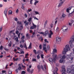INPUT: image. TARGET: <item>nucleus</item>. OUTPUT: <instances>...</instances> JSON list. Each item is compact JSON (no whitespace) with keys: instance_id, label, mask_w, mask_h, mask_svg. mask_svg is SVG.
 I'll list each match as a JSON object with an SVG mask.
<instances>
[{"instance_id":"4c0bfd02","label":"nucleus","mask_w":74,"mask_h":74,"mask_svg":"<svg viewBox=\"0 0 74 74\" xmlns=\"http://www.w3.org/2000/svg\"><path fill=\"white\" fill-rule=\"evenodd\" d=\"M34 70V69H32L30 71L29 73H31L32 74V73H33V72Z\"/></svg>"},{"instance_id":"bb28decb","label":"nucleus","mask_w":74,"mask_h":74,"mask_svg":"<svg viewBox=\"0 0 74 74\" xmlns=\"http://www.w3.org/2000/svg\"><path fill=\"white\" fill-rule=\"evenodd\" d=\"M17 25H21V22L19 21H18L17 22Z\"/></svg>"},{"instance_id":"2eb2a0df","label":"nucleus","mask_w":74,"mask_h":74,"mask_svg":"<svg viewBox=\"0 0 74 74\" xmlns=\"http://www.w3.org/2000/svg\"><path fill=\"white\" fill-rule=\"evenodd\" d=\"M68 51L66 49H64V50L62 51V53L64 55H66V52H67Z\"/></svg>"},{"instance_id":"dca6fc26","label":"nucleus","mask_w":74,"mask_h":74,"mask_svg":"<svg viewBox=\"0 0 74 74\" xmlns=\"http://www.w3.org/2000/svg\"><path fill=\"white\" fill-rule=\"evenodd\" d=\"M7 11H8V9H7V8H5L4 12V14L5 16H7Z\"/></svg>"},{"instance_id":"20e7f679","label":"nucleus","mask_w":74,"mask_h":74,"mask_svg":"<svg viewBox=\"0 0 74 74\" xmlns=\"http://www.w3.org/2000/svg\"><path fill=\"white\" fill-rule=\"evenodd\" d=\"M67 73H69L71 74H74V70L70 68L68 69H67Z\"/></svg>"},{"instance_id":"473e14b6","label":"nucleus","mask_w":74,"mask_h":74,"mask_svg":"<svg viewBox=\"0 0 74 74\" xmlns=\"http://www.w3.org/2000/svg\"><path fill=\"white\" fill-rule=\"evenodd\" d=\"M53 24L52 23H51L50 25V27H51V28L53 27Z\"/></svg>"},{"instance_id":"09e8293b","label":"nucleus","mask_w":74,"mask_h":74,"mask_svg":"<svg viewBox=\"0 0 74 74\" xmlns=\"http://www.w3.org/2000/svg\"><path fill=\"white\" fill-rule=\"evenodd\" d=\"M2 29L3 27H1L0 28V32H1V31H2Z\"/></svg>"},{"instance_id":"7c9ffc66","label":"nucleus","mask_w":74,"mask_h":74,"mask_svg":"<svg viewBox=\"0 0 74 74\" xmlns=\"http://www.w3.org/2000/svg\"><path fill=\"white\" fill-rule=\"evenodd\" d=\"M32 48V43H30V44L29 45V46L28 47L29 49H31Z\"/></svg>"},{"instance_id":"5701e85b","label":"nucleus","mask_w":74,"mask_h":74,"mask_svg":"<svg viewBox=\"0 0 74 74\" xmlns=\"http://www.w3.org/2000/svg\"><path fill=\"white\" fill-rule=\"evenodd\" d=\"M66 58V56L65 55H64L62 56V59H65Z\"/></svg>"},{"instance_id":"b1692460","label":"nucleus","mask_w":74,"mask_h":74,"mask_svg":"<svg viewBox=\"0 0 74 74\" xmlns=\"http://www.w3.org/2000/svg\"><path fill=\"white\" fill-rule=\"evenodd\" d=\"M62 54H60L58 55V58H60V59H62Z\"/></svg>"},{"instance_id":"e433bc0d","label":"nucleus","mask_w":74,"mask_h":74,"mask_svg":"<svg viewBox=\"0 0 74 74\" xmlns=\"http://www.w3.org/2000/svg\"><path fill=\"white\" fill-rule=\"evenodd\" d=\"M38 2H39V1H35L34 3V5H36L37 3H38Z\"/></svg>"},{"instance_id":"49530a36","label":"nucleus","mask_w":74,"mask_h":74,"mask_svg":"<svg viewBox=\"0 0 74 74\" xmlns=\"http://www.w3.org/2000/svg\"><path fill=\"white\" fill-rule=\"evenodd\" d=\"M26 73V71H22V72L21 73L22 74H25Z\"/></svg>"},{"instance_id":"8fccbe9b","label":"nucleus","mask_w":74,"mask_h":74,"mask_svg":"<svg viewBox=\"0 0 74 74\" xmlns=\"http://www.w3.org/2000/svg\"><path fill=\"white\" fill-rule=\"evenodd\" d=\"M39 40H41V41H42V40H43V39L41 37H40L39 38Z\"/></svg>"},{"instance_id":"37998d69","label":"nucleus","mask_w":74,"mask_h":74,"mask_svg":"<svg viewBox=\"0 0 74 74\" xmlns=\"http://www.w3.org/2000/svg\"><path fill=\"white\" fill-rule=\"evenodd\" d=\"M32 19V17H30V18L28 19V21L29 22H30L31 20Z\"/></svg>"},{"instance_id":"052dcab7","label":"nucleus","mask_w":74,"mask_h":74,"mask_svg":"<svg viewBox=\"0 0 74 74\" xmlns=\"http://www.w3.org/2000/svg\"><path fill=\"white\" fill-rule=\"evenodd\" d=\"M25 45L24 46V47L25 48H26V49H27V47H26V44H25Z\"/></svg>"},{"instance_id":"a878e982","label":"nucleus","mask_w":74,"mask_h":74,"mask_svg":"<svg viewBox=\"0 0 74 74\" xmlns=\"http://www.w3.org/2000/svg\"><path fill=\"white\" fill-rule=\"evenodd\" d=\"M69 45H70V47L71 48H73V47L74 46V45L73 44V43H71Z\"/></svg>"},{"instance_id":"de8ad7c7","label":"nucleus","mask_w":74,"mask_h":74,"mask_svg":"<svg viewBox=\"0 0 74 74\" xmlns=\"http://www.w3.org/2000/svg\"><path fill=\"white\" fill-rule=\"evenodd\" d=\"M39 47L40 49H42V45H40Z\"/></svg>"},{"instance_id":"cd10ccee","label":"nucleus","mask_w":74,"mask_h":74,"mask_svg":"<svg viewBox=\"0 0 74 74\" xmlns=\"http://www.w3.org/2000/svg\"><path fill=\"white\" fill-rule=\"evenodd\" d=\"M15 29H13V30H12V31H11L10 32V34H11V33H13L14 32H15Z\"/></svg>"},{"instance_id":"603ef678","label":"nucleus","mask_w":74,"mask_h":74,"mask_svg":"<svg viewBox=\"0 0 74 74\" xmlns=\"http://www.w3.org/2000/svg\"><path fill=\"white\" fill-rule=\"evenodd\" d=\"M32 61H33V62H36V59L35 58H34L32 59Z\"/></svg>"},{"instance_id":"6e6552de","label":"nucleus","mask_w":74,"mask_h":74,"mask_svg":"<svg viewBox=\"0 0 74 74\" xmlns=\"http://www.w3.org/2000/svg\"><path fill=\"white\" fill-rule=\"evenodd\" d=\"M73 11L71 13H69L68 14V17H71L73 16V14L74 13V8H72Z\"/></svg>"},{"instance_id":"864d4df0","label":"nucleus","mask_w":74,"mask_h":74,"mask_svg":"<svg viewBox=\"0 0 74 74\" xmlns=\"http://www.w3.org/2000/svg\"><path fill=\"white\" fill-rule=\"evenodd\" d=\"M60 2H61L62 3H64V1H65V0H60Z\"/></svg>"},{"instance_id":"58836bf2","label":"nucleus","mask_w":74,"mask_h":74,"mask_svg":"<svg viewBox=\"0 0 74 74\" xmlns=\"http://www.w3.org/2000/svg\"><path fill=\"white\" fill-rule=\"evenodd\" d=\"M71 68L72 69H73V70H74V65H72L71 66Z\"/></svg>"},{"instance_id":"6ab92c4d","label":"nucleus","mask_w":74,"mask_h":74,"mask_svg":"<svg viewBox=\"0 0 74 74\" xmlns=\"http://www.w3.org/2000/svg\"><path fill=\"white\" fill-rule=\"evenodd\" d=\"M50 33L48 34L49 37H51V36L53 34V33H52V31L51 30L50 31Z\"/></svg>"},{"instance_id":"79ce46f5","label":"nucleus","mask_w":74,"mask_h":74,"mask_svg":"<svg viewBox=\"0 0 74 74\" xmlns=\"http://www.w3.org/2000/svg\"><path fill=\"white\" fill-rule=\"evenodd\" d=\"M12 72L11 70H9V74H12Z\"/></svg>"},{"instance_id":"1a4fd4ad","label":"nucleus","mask_w":74,"mask_h":74,"mask_svg":"<svg viewBox=\"0 0 74 74\" xmlns=\"http://www.w3.org/2000/svg\"><path fill=\"white\" fill-rule=\"evenodd\" d=\"M64 49H65L66 50L68 51H69L70 50V48L69 47V45L67 44L65 46V48H64Z\"/></svg>"},{"instance_id":"338daca9","label":"nucleus","mask_w":74,"mask_h":74,"mask_svg":"<svg viewBox=\"0 0 74 74\" xmlns=\"http://www.w3.org/2000/svg\"><path fill=\"white\" fill-rule=\"evenodd\" d=\"M13 62H12L11 63V64H10L9 65L10 66H12V65H13Z\"/></svg>"},{"instance_id":"9d476101","label":"nucleus","mask_w":74,"mask_h":74,"mask_svg":"<svg viewBox=\"0 0 74 74\" xmlns=\"http://www.w3.org/2000/svg\"><path fill=\"white\" fill-rule=\"evenodd\" d=\"M32 23L33 26L30 27V29H36L37 26L36 25H34L33 23L32 22Z\"/></svg>"},{"instance_id":"39448f33","label":"nucleus","mask_w":74,"mask_h":74,"mask_svg":"<svg viewBox=\"0 0 74 74\" xmlns=\"http://www.w3.org/2000/svg\"><path fill=\"white\" fill-rule=\"evenodd\" d=\"M61 29H63L62 31L64 33H66V32H67V31H68V27H62Z\"/></svg>"},{"instance_id":"9b49d317","label":"nucleus","mask_w":74,"mask_h":74,"mask_svg":"<svg viewBox=\"0 0 74 74\" xmlns=\"http://www.w3.org/2000/svg\"><path fill=\"white\" fill-rule=\"evenodd\" d=\"M47 46V45L44 44L43 46V50L45 51V52L47 53V48L45 47Z\"/></svg>"},{"instance_id":"4d7b16f0","label":"nucleus","mask_w":74,"mask_h":74,"mask_svg":"<svg viewBox=\"0 0 74 74\" xmlns=\"http://www.w3.org/2000/svg\"><path fill=\"white\" fill-rule=\"evenodd\" d=\"M33 0H31L30 1V3L31 4H33Z\"/></svg>"},{"instance_id":"393cba45","label":"nucleus","mask_w":74,"mask_h":74,"mask_svg":"<svg viewBox=\"0 0 74 74\" xmlns=\"http://www.w3.org/2000/svg\"><path fill=\"white\" fill-rule=\"evenodd\" d=\"M12 14V11H11V10H10L9 11V12H8L9 15H11V14Z\"/></svg>"},{"instance_id":"f3484780","label":"nucleus","mask_w":74,"mask_h":74,"mask_svg":"<svg viewBox=\"0 0 74 74\" xmlns=\"http://www.w3.org/2000/svg\"><path fill=\"white\" fill-rule=\"evenodd\" d=\"M57 49H53V51L52 53L53 54H55V53H57Z\"/></svg>"},{"instance_id":"4be33fe9","label":"nucleus","mask_w":74,"mask_h":74,"mask_svg":"<svg viewBox=\"0 0 74 74\" xmlns=\"http://www.w3.org/2000/svg\"><path fill=\"white\" fill-rule=\"evenodd\" d=\"M34 12L36 15H40V14L39 12H37V11H35Z\"/></svg>"},{"instance_id":"f03ea898","label":"nucleus","mask_w":74,"mask_h":74,"mask_svg":"<svg viewBox=\"0 0 74 74\" xmlns=\"http://www.w3.org/2000/svg\"><path fill=\"white\" fill-rule=\"evenodd\" d=\"M71 60H70L69 61V62L70 63H71L73 62V59H74V53L72 52L71 54Z\"/></svg>"},{"instance_id":"a18cd8bd","label":"nucleus","mask_w":74,"mask_h":74,"mask_svg":"<svg viewBox=\"0 0 74 74\" xmlns=\"http://www.w3.org/2000/svg\"><path fill=\"white\" fill-rule=\"evenodd\" d=\"M15 40H16V42H18V37H16L15 38Z\"/></svg>"},{"instance_id":"c03bdc74","label":"nucleus","mask_w":74,"mask_h":74,"mask_svg":"<svg viewBox=\"0 0 74 74\" xmlns=\"http://www.w3.org/2000/svg\"><path fill=\"white\" fill-rule=\"evenodd\" d=\"M33 52L35 55L37 54V53H36V50L34 49L33 51Z\"/></svg>"},{"instance_id":"680f3d73","label":"nucleus","mask_w":74,"mask_h":74,"mask_svg":"<svg viewBox=\"0 0 74 74\" xmlns=\"http://www.w3.org/2000/svg\"><path fill=\"white\" fill-rule=\"evenodd\" d=\"M44 41L46 42H47V43H48V41H47V40L46 39H45Z\"/></svg>"},{"instance_id":"e2e57ef3","label":"nucleus","mask_w":74,"mask_h":74,"mask_svg":"<svg viewBox=\"0 0 74 74\" xmlns=\"http://www.w3.org/2000/svg\"><path fill=\"white\" fill-rule=\"evenodd\" d=\"M21 8L23 10H25V7H24V6H22L21 7Z\"/></svg>"},{"instance_id":"a211bd4d","label":"nucleus","mask_w":74,"mask_h":74,"mask_svg":"<svg viewBox=\"0 0 74 74\" xmlns=\"http://www.w3.org/2000/svg\"><path fill=\"white\" fill-rule=\"evenodd\" d=\"M74 41V37L72 38V40H71L69 42V44H71L72 43H73V42Z\"/></svg>"},{"instance_id":"0e129e2a","label":"nucleus","mask_w":74,"mask_h":74,"mask_svg":"<svg viewBox=\"0 0 74 74\" xmlns=\"http://www.w3.org/2000/svg\"><path fill=\"white\" fill-rule=\"evenodd\" d=\"M34 19H35V20H37V21H38V19L37 18V17H34Z\"/></svg>"},{"instance_id":"c85d7f7f","label":"nucleus","mask_w":74,"mask_h":74,"mask_svg":"<svg viewBox=\"0 0 74 74\" xmlns=\"http://www.w3.org/2000/svg\"><path fill=\"white\" fill-rule=\"evenodd\" d=\"M24 39H25V38L24 37L21 38V39H22L21 42H25V40H23Z\"/></svg>"},{"instance_id":"6e6d98bb","label":"nucleus","mask_w":74,"mask_h":74,"mask_svg":"<svg viewBox=\"0 0 74 74\" xmlns=\"http://www.w3.org/2000/svg\"><path fill=\"white\" fill-rule=\"evenodd\" d=\"M47 48L48 49H49V48H50V47H49V45H48L47 46Z\"/></svg>"},{"instance_id":"7ed1b4c3","label":"nucleus","mask_w":74,"mask_h":74,"mask_svg":"<svg viewBox=\"0 0 74 74\" xmlns=\"http://www.w3.org/2000/svg\"><path fill=\"white\" fill-rule=\"evenodd\" d=\"M62 70H61V72L62 73V74H66L65 73H66L65 66L64 65H62Z\"/></svg>"},{"instance_id":"412c9836","label":"nucleus","mask_w":74,"mask_h":74,"mask_svg":"<svg viewBox=\"0 0 74 74\" xmlns=\"http://www.w3.org/2000/svg\"><path fill=\"white\" fill-rule=\"evenodd\" d=\"M60 62L61 63H63V62H65L64 60H63V59H61L60 60Z\"/></svg>"},{"instance_id":"bf43d9fd","label":"nucleus","mask_w":74,"mask_h":74,"mask_svg":"<svg viewBox=\"0 0 74 74\" xmlns=\"http://www.w3.org/2000/svg\"><path fill=\"white\" fill-rule=\"evenodd\" d=\"M37 59H40V56L39 55H38L37 56Z\"/></svg>"},{"instance_id":"aec40b11","label":"nucleus","mask_w":74,"mask_h":74,"mask_svg":"<svg viewBox=\"0 0 74 74\" xmlns=\"http://www.w3.org/2000/svg\"><path fill=\"white\" fill-rule=\"evenodd\" d=\"M71 53H70V55L68 54L66 55V58L67 59H69L71 58Z\"/></svg>"},{"instance_id":"69168bd1","label":"nucleus","mask_w":74,"mask_h":74,"mask_svg":"<svg viewBox=\"0 0 74 74\" xmlns=\"http://www.w3.org/2000/svg\"><path fill=\"white\" fill-rule=\"evenodd\" d=\"M16 34H18V33H19V31L17 30L16 32Z\"/></svg>"},{"instance_id":"f8f14e48","label":"nucleus","mask_w":74,"mask_h":74,"mask_svg":"<svg viewBox=\"0 0 74 74\" xmlns=\"http://www.w3.org/2000/svg\"><path fill=\"white\" fill-rule=\"evenodd\" d=\"M48 31L47 30L45 33H44L43 32H40V34H43L44 36H45L47 35V34H48Z\"/></svg>"},{"instance_id":"c9c22d12","label":"nucleus","mask_w":74,"mask_h":74,"mask_svg":"<svg viewBox=\"0 0 74 74\" xmlns=\"http://www.w3.org/2000/svg\"><path fill=\"white\" fill-rule=\"evenodd\" d=\"M28 56H29V54L27 53L25 55V58H28Z\"/></svg>"},{"instance_id":"3c124183","label":"nucleus","mask_w":74,"mask_h":74,"mask_svg":"<svg viewBox=\"0 0 74 74\" xmlns=\"http://www.w3.org/2000/svg\"><path fill=\"white\" fill-rule=\"evenodd\" d=\"M14 19L15 21H18V18H14Z\"/></svg>"},{"instance_id":"ddd939ff","label":"nucleus","mask_w":74,"mask_h":74,"mask_svg":"<svg viewBox=\"0 0 74 74\" xmlns=\"http://www.w3.org/2000/svg\"><path fill=\"white\" fill-rule=\"evenodd\" d=\"M72 8V7H71L68 8H67L66 10V12L68 13H70V11L71 10V9Z\"/></svg>"},{"instance_id":"4468645a","label":"nucleus","mask_w":74,"mask_h":74,"mask_svg":"<svg viewBox=\"0 0 74 74\" xmlns=\"http://www.w3.org/2000/svg\"><path fill=\"white\" fill-rule=\"evenodd\" d=\"M73 23H74V21L72 20H71L69 21V26H71V25H72V24H73Z\"/></svg>"},{"instance_id":"0eeeda50","label":"nucleus","mask_w":74,"mask_h":74,"mask_svg":"<svg viewBox=\"0 0 74 74\" xmlns=\"http://www.w3.org/2000/svg\"><path fill=\"white\" fill-rule=\"evenodd\" d=\"M37 67L39 72L40 71V70H41V68L42 69V70L44 71V68H43V66H40L38 65L37 66Z\"/></svg>"},{"instance_id":"ea45409f","label":"nucleus","mask_w":74,"mask_h":74,"mask_svg":"<svg viewBox=\"0 0 74 74\" xmlns=\"http://www.w3.org/2000/svg\"><path fill=\"white\" fill-rule=\"evenodd\" d=\"M12 44V43H11V42H10L8 44V46H9V47H11V44Z\"/></svg>"},{"instance_id":"c756f323","label":"nucleus","mask_w":74,"mask_h":74,"mask_svg":"<svg viewBox=\"0 0 74 74\" xmlns=\"http://www.w3.org/2000/svg\"><path fill=\"white\" fill-rule=\"evenodd\" d=\"M19 9H17L16 10V13L17 14H18L19 13Z\"/></svg>"},{"instance_id":"774afa93","label":"nucleus","mask_w":74,"mask_h":74,"mask_svg":"<svg viewBox=\"0 0 74 74\" xmlns=\"http://www.w3.org/2000/svg\"><path fill=\"white\" fill-rule=\"evenodd\" d=\"M22 69V68L21 66H19L18 68V70H21Z\"/></svg>"},{"instance_id":"f257e3e1","label":"nucleus","mask_w":74,"mask_h":74,"mask_svg":"<svg viewBox=\"0 0 74 74\" xmlns=\"http://www.w3.org/2000/svg\"><path fill=\"white\" fill-rule=\"evenodd\" d=\"M52 56L53 59H52L51 58H49V60L51 62V63H50L51 64L53 63V62H55V61H56V60H59V58L57 57V54H53L52 55Z\"/></svg>"},{"instance_id":"13d9d810","label":"nucleus","mask_w":74,"mask_h":74,"mask_svg":"<svg viewBox=\"0 0 74 74\" xmlns=\"http://www.w3.org/2000/svg\"><path fill=\"white\" fill-rule=\"evenodd\" d=\"M41 57L42 59H44V55L42 54L41 55Z\"/></svg>"},{"instance_id":"2f4dec72","label":"nucleus","mask_w":74,"mask_h":74,"mask_svg":"<svg viewBox=\"0 0 74 74\" xmlns=\"http://www.w3.org/2000/svg\"><path fill=\"white\" fill-rule=\"evenodd\" d=\"M63 3H62V2H61L59 3V4L58 5V7H60L61 5H62Z\"/></svg>"},{"instance_id":"423d86ee","label":"nucleus","mask_w":74,"mask_h":74,"mask_svg":"<svg viewBox=\"0 0 74 74\" xmlns=\"http://www.w3.org/2000/svg\"><path fill=\"white\" fill-rule=\"evenodd\" d=\"M61 38L56 37V42L57 44H59L61 42Z\"/></svg>"},{"instance_id":"f704fd0d","label":"nucleus","mask_w":74,"mask_h":74,"mask_svg":"<svg viewBox=\"0 0 74 74\" xmlns=\"http://www.w3.org/2000/svg\"><path fill=\"white\" fill-rule=\"evenodd\" d=\"M13 59L14 60V61H17V60H18V58H16L15 59V58H13Z\"/></svg>"},{"instance_id":"72a5a7b5","label":"nucleus","mask_w":74,"mask_h":74,"mask_svg":"<svg viewBox=\"0 0 74 74\" xmlns=\"http://www.w3.org/2000/svg\"><path fill=\"white\" fill-rule=\"evenodd\" d=\"M59 31V28L58 27H57L56 29V32H58Z\"/></svg>"},{"instance_id":"a19ab883","label":"nucleus","mask_w":74,"mask_h":74,"mask_svg":"<svg viewBox=\"0 0 74 74\" xmlns=\"http://www.w3.org/2000/svg\"><path fill=\"white\" fill-rule=\"evenodd\" d=\"M62 16L63 18H64V17H65V16H66V14H64V13H63L62 14Z\"/></svg>"},{"instance_id":"5fc2aeb1","label":"nucleus","mask_w":74,"mask_h":74,"mask_svg":"<svg viewBox=\"0 0 74 74\" xmlns=\"http://www.w3.org/2000/svg\"><path fill=\"white\" fill-rule=\"evenodd\" d=\"M3 49V46H1L0 47V49L1 50H2Z\"/></svg>"}]
</instances>
